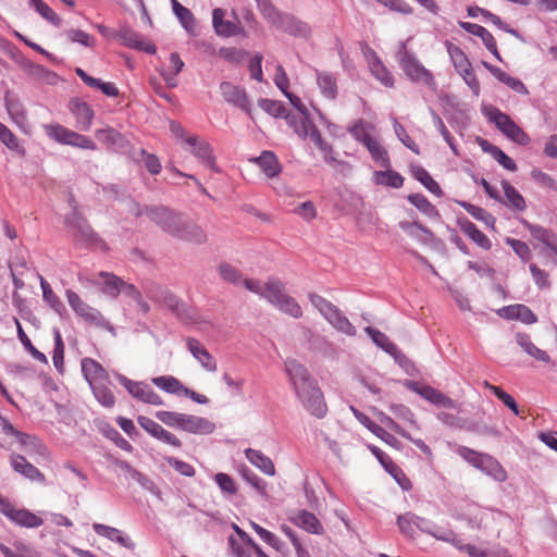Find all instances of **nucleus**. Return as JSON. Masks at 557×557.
<instances>
[{"label":"nucleus","instance_id":"0eeeda50","mask_svg":"<svg viewBox=\"0 0 557 557\" xmlns=\"http://www.w3.org/2000/svg\"><path fill=\"white\" fill-rule=\"evenodd\" d=\"M46 134L62 145H69L87 150H96L97 146L92 139L71 131L60 124L45 125Z\"/></svg>","mask_w":557,"mask_h":557},{"label":"nucleus","instance_id":"f704fd0d","mask_svg":"<svg viewBox=\"0 0 557 557\" xmlns=\"http://www.w3.org/2000/svg\"><path fill=\"white\" fill-rule=\"evenodd\" d=\"M12 522L24 528H38L42 525L44 520L27 509H14L9 518Z\"/></svg>","mask_w":557,"mask_h":557},{"label":"nucleus","instance_id":"c756f323","mask_svg":"<svg viewBox=\"0 0 557 557\" xmlns=\"http://www.w3.org/2000/svg\"><path fill=\"white\" fill-rule=\"evenodd\" d=\"M364 332L371 337V339L377 347L383 349L388 355L393 356L395 359L400 355V351L398 350L397 346L394 343H392L383 332L372 326H367L364 329Z\"/></svg>","mask_w":557,"mask_h":557},{"label":"nucleus","instance_id":"b1692460","mask_svg":"<svg viewBox=\"0 0 557 557\" xmlns=\"http://www.w3.org/2000/svg\"><path fill=\"white\" fill-rule=\"evenodd\" d=\"M92 529L98 535L103 536L112 542H115L122 545L123 547L129 549L135 548V543L116 528L109 527L102 523H94Z\"/></svg>","mask_w":557,"mask_h":557},{"label":"nucleus","instance_id":"338daca9","mask_svg":"<svg viewBox=\"0 0 557 557\" xmlns=\"http://www.w3.org/2000/svg\"><path fill=\"white\" fill-rule=\"evenodd\" d=\"M214 481L224 494L230 496L236 494L237 488L231 475L220 472L215 474Z\"/></svg>","mask_w":557,"mask_h":557},{"label":"nucleus","instance_id":"37998d69","mask_svg":"<svg viewBox=\"0 0 557 557\" xmlns=\"http://www.w3.org/2000/svg\"><path fill=\"white\" fill-rule=\"evenodd\" d=\"M374 182L379 185L391 186L393 188H399L403 186L404 177L394 171H376L373 174Z\"/></svg>","mask_w":557,"mask_h":557},{"label":"nucleus","instance_id":"423d86ee","mask_svg":"<svg viewBox=\"0 0 557 557\" xmlns=\"http://www.w3.org/2000/svg\"><path fill=\"white\" fill-rule=\"evenodd\" d=\"M265 299L275 306L280 311L288 314L295 319L302 315L300 305L285 293L284 284L277 278L268 280V293Z\"/></svg>","mask_w":557,"mask_h":557},{"label":"nucleus","instance_id":"473e14b6","mask_svg":"<svg viewBox=\"0 0 557 557\" xmlns=\"http://www.w3.org/2000/svg\"><path fill=\"white\" fill-rule=\"evenodd\" d=\"M478 469L483 472L492 475L495 480L503 482L507 479V473L504 468L499 465V462L490 455L483 454Z\"/></svg>","mask_w":557,"mask_h":557},{"label":"nucleus","instance_id":"a878e982","mask_svg":"<svg viewBox=\"0 0 557 557\" xmlns=\"http://www.w3.org/2000/svg\"><path fill=\"white\" fill-rule=\"evenodd\" d=\"M82 371L90 386L108 381L107 371L99 362L91 358H84L82 360Z\"/></svg>","mask_w":557,"mask_h":557},{"label":"nucleus","instance_id":"3c124183","mask_svg":"<svg viewBox=\"0 0 557 557\" xmlns=\"http://www.w3.org/2000/svg\"><path fill=\"white\" fill-rule=\"evenodd\" d=\"M218 273L221 276V278L233 285H239L242 284L243 275L242 273L233 267L231 263L227 262H221L218 265Z\"/></svg>","mask_w":557,"mask_h":557},{"label":"nucleus","instance_id":"8fccbe9b","mask_svg":"<svg viewBox=\"0 0 557 557\" xmlns=\"http://www.w3.org/2000/svg\"><path fill=\"white\" fill-rule=\"evenodd\" d=\"M421 531L433 536L434 539H436L438 541L451 544L455 548L457 547V545L460 541L458 534L449 529H443V528H438V527H436L434 529L421 528Z\"/></svg>","mask_w":557,"mask_h":557},{"label":"nucleus","instance_id":"f8f14e48","mask_svg":"<svg viewBox=\"0 0 557 557\" xmlns=\"http://www.w3.org/2000/svg\"><path fill=\"white\" fill-rule=\"evenodd\" d=\"M121 384L128 391V393L140 401L160 406L163 404L162 398L146 383L134 382L123 375L119 377Z\"/></svg>","mask_w":557,"mask_h":557},{"label":"nucleus","instance_id":"4468645a","mask_svg":"<svg viewBox=\"0 0 557 557\" xmlns=\"http://www.w3.org/2000/svg\"><path fill=\"white\" fill-rule=\"evenodd\" d=\"M220 91L227 103L244 110L251 116L250 102L244 88L231 82H222L220 84Z\"/></svg>","mask_w":557,"mask_h":557},{"label":"nucleus","instance_id":"6e6552de","mask_svg":"<svg viewBox=\"0 0 557 557\" xmlns=\"http://www.w3.org/2000/svg\"><path fill=\"white\" fill-rule=\"evenodd\" d=\"M74 203V200L71 201ZM73 206V211L66 215L65 224L70 232L78 239L89 245H103L100 237L94 232L87 221L79 214L76 207Z\"/></svg>","mask_w":557,"mask_h":557},{"label":"nucleus","instance_id":"39448f33","mask_svg":"<svg viewBox=\"0 0 557 557\" xmlns=\"http://www.w3.org/2000/svg\"><path fill=\"white\" fill-rule=\"evenodd\" d=\"M483 112L490 122L516 144L525 146L530 143L529 135L508 114L495 107L485 108Z\"/></svg>","mask_w":557,"mask_h":557},{"label":"nucleus","instance_id":"864d4df0","mask_svg":"<svg viewBox=\"0 0 557 557\" xmlns=\"http://www.w3.org/2000/svg\"><path fill=\"white\" fill-rule=\"evenodd\" d=\"M28 73L34 78L39 79L49 85H54L58 82V75L54 72L39 64H29Z\"/></svg>","mask_w":557,"mask_h":557},{"label":"nucleus","instance_id":"dca6fc26","mask_svg":"<svg viewBox=\"0 0 557 557\" xmlns=\"http://www.w3.org/2000/svg\"><path fill=\"white\" fill-rule=\"evenodd\" d=\"M409 388L420 395L422 398L428 400L429 403L444 407V408H456L457 404L451 398L444 395L441 391L429 386V385H421L417 382H410L408 384Z\"/></svg>","mask_w":557,"mask_h":557},{"label":"nucleus","instance_id":"c85d7f7f","mask_svg":"<svg viewBox=\"0 0 557 557\" xmlns=\"http://www.w3.org/2000/svg\"><path fill=\"white\" fill-rule=\"evenodd\" d=\"M317 84L321 94L331 100L337 97V83L334 74L325 71H317Z\"/></svg>","mask_w":557,"mask_h":557},{"label":"nucleus","instance_id":"4c0bfd02","mask_svg":"<svg viewBox=\"0 0 557 557\" xmlns=\"http://www.w3.org/2000/svg\"><path fill=\"white\" fill-rule=\"evenodd\" d=\"M374 128L375 127L372 123L366 122L364 120H358L354 125L348 127V132L357 141L366 145V143L374 138L371 136Z\"/></svg>","mask_w":557,"mask_h":557},{"label":"nucleus","instance_id":"c9c22d12","mask_svg":"<svg viewBox=\"0 0 557 557\" xmlns=\"http://www.w3.org/2000/svg\"><path fill=\"white\" fill-rule=\"evenodd\" d=\"M461 231L483 249L491 248V240L469 220L459 222Z\"/></svg>","mask_w":557,"mask_h":557},{"label":"nucleus","instance_id":"f03ea898","mask_svg":"<svg viewBox=\"0 0 557 557\" xmlns=\"http://www.w3.org/2000/svg\"><path fill=\"white\" fill-rule=\"evenodd\" d=\"M284 364L297 398L312 416L322 419L327 412V406L317 381L298 360L289 358Z\"/></svg>","mask_w":557,"mask_h":557},{"label":"nucleus","instance_id":"0e129e2a","mask_svg":"<svg viewBox=\"0 0 557 557\" xmlns=\"http://www.w3.org/2000/svg\"><path fill=\"white\" fill-rule=\"evenodd\" d=\"M432 116H433L434 126L441 133V135L443 136L444 140L447 143V145L449 146V148L451 149L454 154L459 156L457 146L455 145L454 139H453L450 133L448 132L447 127L445 126L443 120L434 111L432 112Z\"/></svg>","mask_w":557,"mask_h":557},{"label":"nucleus","instance_id":"4be33fe9","mask_svg":"<svg viewBox=\"0 0 557 557\" xmlns=\"http://www.w3.org/2000/svg\"><path fill=\"white\" fill-rule=\"evenodd\" d=\"M459 26L466 32L481 38L486 49L492 52L496 59L502 60L497 50L496 40L486 28L469 22H459Z\"/></svg>","mask_w":557,"mask_h":557},{"label":"nucleus","instance_id":"a18cd8bd","mask_svg":"<svg viewBox=\"0 0 557 557\" xmlns=\"http://www.w3.org/2000/svg\"><path fill=\"white\" fill-rule=\"evenodd\" d=\"M400 228H403L407 234L424 244L432 240L433 234L424 228L419 223H410V222H400Z\"/></svg>","mask_w":557,"mask_h":557},{"label":"nucleus","instance_id":"1a4fd4ad","mask_svg":"<svg viewBox=\"0 0 557 557\" xmlns=\"http://www.w3.org/2000/svg\"><path fill=\"white\" fill-rule=\"evenodd\" d=\"M268 22L276 28L295 37L308 38L311 34V28L306 22L277 10L272 14Z\"/></svg>","mask_w":557,"mask_h":557},{"label":"nucleus","instance_id":"09e8293b","mask_svg":"<svg viewBox=\"0 0 557 557\" xmlns=\"http://www.w3.org/2000/svg\"><path fill=\"white\" fill-rule=\"evenodd\" d=\"M458 203L475 220L482 221L488 227H494L495 218L486 210L466 201H459Z\"/></svg>","mask_w":557,"mask_h":557},{"label":"nucleus","instance_id":"f3484780","mask_svg":"<svg viewBox=\"0 0 557 557\" xmlns=\"http://www.w3.org/2000/svg\"><path fill=\"white\" fill-rule=\"evenodd\" d=\"M186 346L188 351L207 372L212 373L218 370V363L215 358L198 339L194 337H188L186 339Z\"/></svg>","mask_w":557,"mask_h":557},{"label":"nucleus","instance_id":"13d9d810","mask_svg":"<svg viewBox=\"0 0 557 557\" xmlns=\"http://www.w3.org/2000/svg\"><path fill=\"white\" fill-rule=\"evenodd\" d=\"M389 410L398 419L409 423L414 430H420V425L416 419L414 413L407 406L393 404L391 405Z\"/></svg>","mask_w":557,"mask_h":557},{"label":"nucleus","instance_id":"6ab92c4d","mask_svg":"<svg viewBox=\"0 0 557 557\" xmlns=\"http://www.w3.org/2000/svg\"><path fill=\"white\" fill-rule=\"evenodd\" d=\"M352 411L355 413V417L357 420L363 424L370 432H372L374 435H376L379 438H381L384 443L387 445L396 448L401 449V443L391 433H388L384 428L380 426L379 424L374 423L368 416L364 413L356 410L352 408Z\"/></svg>","mask_w":557,"mask_h":557},{"label":"nucleus","instance_id":"de8ad7c7","mask_svg":"<svg viewBox=\"0 0 557 557\" xmlns=\"http://www.w3.org/2000/svg\"><path fill=\"white\" fill-rule=\"evenodd\" d=\"M448 52L454 63V66L459 74L466 73L467 71H470L472 69L467 55L459 47L449 45Z\"/></svg>","mask_w":557,"mask_h":557},{"label":"nucleus","instance_id":"9d476101","mask_svg":"<svg viewBox=\"0 0 557 557\" xmlns=\"http://www.w3.org/2000/svg\"><path fill=\"white\" fill-rule=\"evenodd\" d=\"M148 297L173 311L178 318H189L188 307L176 295L161 286H153L147 290Z\"/></svg>","mask_w":557,"mask_h":557},{"label":"nucleus","instance_id":"680f3d73","mask_svg":"<svg viewBox=\"0 0 557 557\" xmlns=\"http://www.w3.org/2000/svg\"><path fill=\"white\" fill-rule=\"evenodd\" d=\"M65 36L70 41L81 44L88 48L94 47L96 44V39L82 29H67L65 32Z\"/></svg>","mask_w":557,"mask_h":557},{"label":"nucleus","instance_id":"72a5a7b5","mask_svg":"<svg viewBox=\"0 0 557 557\" xmlns=\"http://www.w3.org/2000/svg\"><path fill=\"white\" fill-rule=\"evenodd\" d=\"M517 344L531 357L542 362H549L550 358L548 354L539 347H536L529 335L518 333L516 335Z\"/></svg>","mask_w":557,"mask_h":557},{"label":"nucleus","instance_id":"6e6d98bb","mask_svg":"<svg viewBox=\"0 0 557 557\" xmlns=\"http://www.w3.org/2000/svg\"><path fill=\"white\" fill-rule=\"evenodd\" d=\"M185 413L176 411L160 410L156 412V418L170 428L181 430Z\"/></svg>","mask_w":557,"mask_h":557},{"label":"nucleus","instance_id":"cd10ccee","mask_svg":"<svg viewBox=\"0 0 557 557\" xmlns=\"http://www.w3.org/2000/svg\"><path fill=\"white\" fill-rule=\"evenodd\" d=\"M369 69L371 74L384 86L393 87L394 77L387 67L382 63L380 58L372 52L368 58Z\"/></svg>","mask_w":557,"mask_h":557},{"label":"nucleus","instance_id":"9b49d317","mask_svg":"<svg viewBox=\"0 0 557 557\" xmlns=\"http://www.w3.org/2000/svg\"><path fill=\"white\" fill-rule=\"evenodd\" d=\"M66 298L69 305L75 311V313L86 322L96 326H101L104 324L106 321L100 311L83 301L76 293L70 289L66 290Z\"/></svg>","mask_w":557,"mask_h":557},{"label":"nucleus","instance_id":"e433bc0d","mask_svg":"<svg viewBox=\"0 0 557 557\" xmlns=\"http://www.w3.org/2000/svg\"><path fill=\"white\" fill-rule=\"evenodd\" d=\"M502 187L506 197L504 203L515 210L523 211L527 208L522 195L507 181L502 182Z\"/></svg>","mask_w":557,"mask_h":557},{"label":"nucleus","instance_id":"20e7f679","mask_svg":"<svg viewBox=\"0 0 557 557\" xmlns=\"http://www.w3.org/2000/svg\"><path fill=\"white\" fill-rule=\"evenodd\" d=\"M396 60L406 75L416 83H421L428 87H434V78L429 70H426L419 60L408 51L406 44L400 42L396 53Z\"/></svg>","mask_w":557,"mask_h":557},{"label":"nucleus","instance_id":"7c9ffc66","mask_svg":"<svg viewBox=\"0 0 557 557\" xmlns=\"http://www.w3.org/2000/svg\"><path fill=\"white\" fill-rule=\"evenodd\" d=\"M246 458L267 475H274L275 468L272 460L263 453L257 449L247 448L245 450Z\"/></svg>","mask_w":557,"mask_h":557},{"label":"nucleus","instance_id":"bb28decb","mask_svg":"<svg viewBox=\"0 0 557 557\" xmlns=\"http://www.w3.org/2000/svg\"><path fill=\"white\" fill-rule=\"evenodd\" d=\"M70 110L75 115L79 128L88 131L94 119V111L89 104L78 99H73L70 102Z\"/></svg>","mask_w":557,"mask_h":557},{"label":"nucleus","instance_id":"f257e3e1","mask_svg":"<svg viewBox=\"0 0 557 557\" xmlns=\"http://www.w3.org/2000/svg\"><path fill=\"white\" fill-rule=\"evenodd\" d=\"M145 213L169 235L197 245L207 243L208 236L200 225L187 214L164 206L145 207Z\"/></svg>","mask_w":557,"mask_h":557},{"label":"nucleus","instance_id":"603ef678","mask_svg":"<svg viewBox=\"0 0 557 557\" xmlns=\"http://www.w3.org/2000/svg\"><path fill=\"white\" fill-rule=\"evenodd\" d=\"M98 276L102 280L103 293L111 297H116L121 292L123 281L117 276L107 272H100Z\"/></svg>","mask_w":557,"mask_h":557},{"label":"nucleus","instance_id":"052dcab7","mask_svg":"<svg viewBox=\"0 0 557 557\" xmlns=\"http://www.w3.org/2000/svg\"><path fill=\"white\" fill-rule=\"evenodd\" d=\"M53 335H54V349H53L52 361H53V364H54L55 369L59 372H63V367H64V344H63V341H62V337H61V334H60L59 330L55 329L53 331Z\"/></svg>","mask_w":557,"mask_h":557},{"label":"nucleus","instance_id":"393cba45","mask_svg":"<svg viewBox=\"0 0 557 557\" xmlns=\"http://www.w3.org/2000/svg\"><path fill=\"white\" fill-rule=\"evenodd\" d=\"M292 522L312 534H322L323 527L318 518L308 510H299L292 518Z\"/></svg>","mask_w":557,"mask_h":557},{"label":"nucleus","instance_id":"c03bdc74","mask_svg":"<svg viewBox=\"0 0 557 557\" xmlns=\"http://www.w3.org/2000/svg\"><path fill=\"white\" fill-rule=\"evenodd\" d=\"M284 119L286 120L287 124L294 129V132L300 137V138H307L308 137V131L310 129L312 123L306 119H304L299 114H285Z\"/></svg>","mask_w":557,"mask_h":557},{"label":"nucleus","instance_id":"ddd939ff","mask_svg":"<svg viewBox=\"0 0 557 557\" xmlns=\"http://www.w3.org/2000/svg\"><path fill=\"white\" fill-rule=\"evenodd\" d=\"M186 145L189 146V151L208 169L218 172L215 165V158L210 144L200 139L198 136H187L185 139Z\"/></svg>","mask_w":557,"mask_h":557},{"label":"nucleus","instance_id":"a211bd4d","mask_svg":"<svg viewBox=\"0 0 557 557\" xmlns=\"http://www.w3.org/2000/svg\"><path fill=\"white\" fill-rule=\"evenodd\" d=\"M10 465L16 473L30 481L40 483L45 481V475L20 454L13 453L10 455Z\"/></svg>","mask_w":557,"mask_h":557},{"label":"nucleus","instance_id":"2f4dec72","mask_svg":"<svg viewBox=\"0 0 557 557\" xmlns=\"http://www.w3.org/2000/svg\"><path fill=\"white\" fill-rule=\"evenodd\" d=\"M15 442L29 456H45L47 453L45 445L34 435L22 432V434H18V438Z\"/></svg>","mask_w":557,"mask_h":557},{"label":"nucleus","instance_id":"a19ab883","mask_svg":"<svg viewBox=\"0 0 557 557\" xmlns=\"http://www.w3.org/2000/svg\"><path fill=\"white\" fill-rule=\"evenodd\" d=\"M411 173L430 193L436 196L442 195L440 185L430 176L425 169L419 165H412Z\"/></svg>","mask_w":557,"mask_h":557},{"label":"nucleus","instance_id":"5701e85b","mask_svg":"<svg viewBox=\"0 0 557 557\" xmlns=\"http://www.w3.org/2000/svg\"><path fill=\"white\" fill-rule=\"evenodd\" d=\"M225 11L223 9H214L212 12V23L215 33L222 37H231L238 35L242 27L231 21L224 20Z\"/></svg>","mask_w":557,"mask_h":557},{"label":"nucleus","instance_id":"5fc2aeb1","mask_svg":"<svg viewBox=\"0 0 557 557\" xmlns=\"http://www.w3.org/2000/svg\"><path fill=\"white\" fill-rule=\"evenodd\" d=\"M108 381H103L101 383H97L91 387L92 393L97 400L106 407H112L115 403L114 395L111 389L107 386Z\"/></svg>","mask_w":557,"mask_h":557},{"label":"nucleus","instance_id":"58836bf2","mask_svg":"<svg viewBox=\"0 0 557 557\" xmlns=\"http://www.w3.org/2000/svg\"><path fill=\"white\" fill-rule=\"evenodd\" d=\"M152 383L169 394L183 395L185 385L172 375H162L152 379Z\"/></svg>","mask_w":557,"mask_h":557},{"label":"nucleus","instance_id":"412c9836","mask_svg":"<svg viewBox=\"0 0 557 557\" xmlns=\"http://www.w3.org/2000/svg\"><path fill=\"white\" fill-rule=\"evenodd\" d=\"M250 162L258 164L268 178L278 176L283 169L275 153L270 150H264L259 157L251 158Z\"/></svg>","mask_w":557,"mask_h":557},{"label":"nucleus","instance_id":"4d7b16f0","mask_svg":"<svg viewBox=\"0 0 557 557\" xmlns=\"http://www.w3.org/2000/svg\"><path fill=\"white\" fill-rule=\"evenodd\" d=\"M258 106L274 117H284L287 112L285 106L277 100L261 98L258 100Z\"/></svg>","mask_w":557,"mask_h":557},{"label":"nucleus","instance_id":"7ed1b4c3","mask_svg":"<svg viewBox=\"0 0 557 557\" xmlns=\"http://www.w3.org/2000/svg\"><path fill=\"white\" fill-rule=\"evenodd\" d=\"M309 300L312 306L323 315V318L338 332L355 336L356 327L350 323L347 317L332 302L318 294H309Z\"/></svg>","mask_w":557,"mask_h":557},{"label":"nucleus","instance_id":"aec40b11","mask_svg":"<svg viewBox=\"0 0 557 557\" xmlns=\"http://www.w3.org/2000/svg\"><path fill=\"white\" fill-rule=\"evenodd\" d=\"M215 430V424L207 418L185 413L181 431L198 434L209 435Z\"/></svg>","mask_w":557,"mask_h":557},{"label":"nucleus","instance_id":"2eb2a0df","mask_svg":"<svg viewBox=\"0 0 557 557\" xmlns=\"http://www.w3.org/2000/svg\"><path fill=\"white\" fill-rule=\"evenodd\" d=\"M123 46L148 53H156V46L127 26H121L114 34Z\"/></svg>","mask_w":557,"mask_h":557},{"label":"nucleus","instance_id":"bf43d9fd","mask_svg":"<svg viewBox=\"0 0 557 557\" xmlns=\"http://www.w3.org/2000/svg\"><path fill=\"white\" fill-rule=\"evenodd\" d=\"M14 322L16 324V329H17V336H18V339L21 341V343L23 344V346L30 352V355L38 361L40 362H47V357L45 356V354L40 352L39 350H37L30 339L28 338V336L25 334L23 327H22V324L20 323V321L15 318L14 319Z\"/></svg>","mask_w":557,"mask_h":557},{"label":"nucleus","instance_id":"774afa93","mask_svg":"<svg viewBox=\"0 0 557 557\" xmlns=\"http://www.w3.org/2000/svg\"><path fill=\"white\" fill-rule=\"evenodd\" d=\"M171 2L175 15L178 17L183 26L188 29V27L194 23L191 12L187 8L183 7L177 0H171Z\"/></svg>","mask_w":557,"mask_h":557},{"label":"nucleus","instance_id":"ea45409f","mask_svg":"<svg viewBox=\"0 0 557 557\" xmlns=\"http://www.w3.org/2000/svg\"><path fill=\"white\" fill-rule=\"evenodd\" d=\"M170 63H171L172 70L171 71L161 70L160 74L170 88H175L177 86V82H176L175 77L184 67V62L180 58L178 53L172 52L170 54Z\"/></svg>","mask_w":557,"mask_h":557},{"label":"nucleus","instance_id":"e2e57ef3","mask_svg":"<svg viewBox=\"0 0 557 557\" xmlns=\"http://www.w3.org/2000/svg\"><path fill=\"white\" fill-rule=\"evenodd\" d=\"M0 140L11 150H15L21 154L25 150L20 146L16 136L2 123H0Z\"/></svg>","mask_w":557,"mask_h":557},{"label":"nucleus","instance_id":"69168bd1","mask_svg":"<svg viewBox=\"0 0 557 557\" xmlns=\"http://www.w3.org/2000/svg\"><path fill=\"white\" fill-rule=\"evenodd\" d=\"M394 131L397 138L416 154L420 153L418 145L411 139L406 132L405 127L396 120H394Z\"/></svg>","mask_w":557,"mask_h":557},{"label":"nucleus","instance_id":"79ce46f5","mask_svg":"<svg viewBox=\"0 0 557 557\" xmlns=\"http://www.w3.org/2000/svg\"><path fill=\"white\" fill-rule=\"evenodd\" d=\"M372 159L382 168H389V158L387 151L382 147L376 138L371 139L364 145Z\"/></svg>","mask_w":557,"mask_h":557},{"label":"nucleus","instance_id":"49530a36","mask_svg":"<svg viewBox=\"0 0 557 557\" xmlns=\"http://www.w3.org/2000/svg\"><path fill=\"white\" fill-rule=\"evenodd\" d=\"M418 521H423V518L408 512L398 517L397 524L404 535L412 537L414 535V529L418 528L421 530L422 528Z\"/></svg>","mask_w":557,"mask_h":557}]
</instances>
